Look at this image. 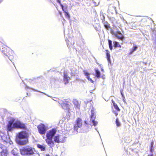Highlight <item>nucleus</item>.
<instances>
[{"label": "nucleus", "mask_w": 156, "mask_h": 156, "mask_svg": "<svg viewBox=\"0 0 156 156\" xmlns=\"http://www.w3.org/2000/svg\"><path fill=\"white\" fill-rule=\"evenodd\" d=\"M0 50L4 55L8 57L10 62L13 59L14 53L13 51L1 41H0Z\"/></svg>", "instance_id": "f257e3e1"}, {"label": "nucleus", "mask_w": 156, "mask_h": 156, "mask_svg": "<svg viewBox=\"0 0 156 156\" xmlns=\"http://www.w3.org/2000/svg\"><path fill=\"white\" fill-rule=\"evenodd\" d=\"M21 154L23 155L31 156L33 155L36 151L35 149L30 146H27L20 150Z\"/></svg>", "instance_id": "f03ea898"}, {"label": "nucleus", "mask_w": 156, "mask_h": 156, "mask_svg": "<svg viewBox=\"0 0 156 156\" xmlns=\"http://www.w3.org/2000/svg\"><path fill=\"white\" fill-rule=\"evenodd\" d=\"M57 101L64 110H69L70 109V105L71 103L67 99L61 98L57 100Z\"/></svg>", "instance_id": "7ed1b4c3"}, {"label": "nucleus", "mask_w": 156, "mask_h": 156, "mask_svg": "<svg viewBox=\"0 0 156 156\" xmlns=\"http://www.w3.org/2000/svg\"><path fill=\"white\" fill-rule=\"evenodd\" d=\"M82 120L81 118H78L76 120L75 124L74 126V130L76 131L79 128L82 127Z\"/></svg>", "instance_id": "20e7f679"}, {"label": "nucleus", "mask_w": 156, "mask_h": 156, "mask_svg": "<svg viewBox=\"0 0 156 156\" xmlns=\"http://www.w3.org/2000/svg\"><path fill=\"white\" fill-rule=\"evenodd\" d=\"M112 34L116 38L119 40L123 41L124 39V37L119 30H117V31L115 32L113 30Z\"/></svg>", "instance_id": "39448f33"}, {"label": "nucleus", "mask_w": 156, "mask_h": 156, "mask_svg": "<svg viewBox=\"0 0 156 156\" xmlns=\"http://www.w3.org/2000/svg\"><path fill=\"white\" fill-rule=\"evenodd\" d=\"M37 128L39 133L43 135L45 133L47 130V128L44 124H41L39 125H38L37 126Z\"/></svg>", "instance_id": "423d86ee"}, {"label": "nucleus", "mask_w": 156, "mask_h": 156, "mask_svg": "<svg viewBox=\"0 0 156 156\" xmlns=\"http://www.w3.org/2000/svg\"><path fill=\"white\" fill-rule=\"evenodd\" d=\"M29 136L28 133L26 132L22 131L19 133L17 135V137L19 139L28 138Z\"/></svg>", "instance_id": "0eeeda50"}, {"label": "nucleus", "mask_w": 156, "mask_h": 156, "mask_svg": "<svg viewBox=\"0 0 156 156\" xmlns=\"http://www.w3.org/2000/svg\"><path fill=\"white\" fill-rule=\"evenodd\" d=\"M112 102L113 104L114 108L116 110V111L113 110L112 111L113 112L114 114L116 116H117L118 114L117 112H120V109L118 107L117 105L115 103V102L113 100H112Z\"/></svg>", "instance_id": "6e6552de"}, {"label": "nucleus", "mask_w": 156, "mask_h": 156, "mask_svg": "<svg viewBox=\"0 0 156 156\" xmlns=\"http://www.w3.org/2000/svg\"><path fill=\"white\" fill-rule=\"evenodd\" d=\"M56 132V129L54 128L49 130L46 134L47 137L52 138Z\"/></svg>", "instance_id": "1a4fd4ad"}, {"label": "nucleus", "mask_w": 156, "mask_h": 156, "mask_svg": "<svg viewBox=\"0 0 156 156\" xmlns=\"http://www.w3.org/2000/svg\"><path fill=\"white\" fill-rule=\"evenodd\" d=\"M64 140H60V136L59 135H57L55 136L54 137V141L55 143H63L64 142V140L66 138V137H64Z\"/></svg>", "instance_id": "9d476101"}, {"label": "nucleus", "mask_w": 156, "mask_h": 156, "mask_svg": "<svg viewBox=\"0 0 156 156\" xmlns=\"http://www.w3.org/2000/svg\"><path fill=\"white\" fill-rule=\"evenodd\" d=\"M46 142L51 147H54L55 144L54 142L52 141V138L47 137L45 139Z\"/></svg>", "instance_id": "9b49d317"}, {"label": "nucleus", "mask_w": 156, "mask_h": 156, "mask_svg": "<svg viewBox=\"0 0 156 156\" xmlns=\"http://www.w3.org/2000/svg\"><path fill=\"white\" fill-rule=\"evenodd\" d=\"M9 154L8 150L6 147L5 149H2L0 152L1 156H8Z\"/></svg>", "instance_id": "f8f14e48"}, {"label": "nucleus", "mask_w": 156, "mask_h": 156, "mask_svg": "<svg viewBox=\"0 0 156 156\" xmlns=\"http://www.w3.org/2000/svg\"><path fill=\"white\" fill-rule=\"evenodd\" d=\"M14 121V119H13L9 122L7 125V128L8 131H11L13 128V126H12V125L13 124Z\"/></svg>", "instance_id": "ddd939ff"}, {"label": "nucleus", "mask_w": 156, "mask_h": 156, "mask_svg": "<svg viewBox=\"0 0 156 156\" xmlns=\"http://www.w3.org/2000/svg\"><path fill=\"white\" fill-rule=\"evenodd\" d=\"M69 77L68 76L67 73L64 72L63 73V81L65 82V84H66L69 83Z\"/></svg>", "instance_id": "4468645a"}, {"label": "nucleus", "mask_w": 156, "mask_h": 156, "mask_svg": "<svg viewBox=\"0 0 156 156\" xmlns=\"http://www.w3.org/2000/svg\"><path fill=\"white\" fill-rule=\"evenodd\" d=\"M73 103L74 105L75 108L78 109H80V104L76 99H74L73 101Z\"/></svg>", "instance_id": "2eb2a0df"}, {"label": "nucleus", "mask_w": 156, "mask_h": 156, "mask_svg": "<svg viewBox=\"0 0 156 156\" xmlns=\"http://www.w3.org/2000/svg\"><path fill=\"white\" fill-rule=\"evenodd\" d=\"M28 142V139L27 138L24 140L19 141H18V143L20 145H23L27 144Z\"/></svg>", "instance_id": "dca6fc26"}, {"label": "nucleus", "mask_w": 156, "mask_h": 156, "mask_svg": "<svg viewBox=\"0 0 156 156\" xmlns=\"http://www.w3.org/2000/svg\"><path fill=\"white\" fill-rule=\"evenodd\" d=\"M27 129V127L23 123L21 122L20 121L19 122V129Z\"/></svg>", "instance_id": "f3484780"}, {"label": "nucleus", "mask_w": 156, "mask_h": 156, "mask_svg": "<svg viewBox=\"0 0 156 156\" xmlns=\"http://www.w3.org/2000/svg\"><path fill=\"white\" fill-rule=\"evenodd\" d=\"M131 27L133 29H135L138 26V23L137 22H132Z\"/></svg>", "instance_id": "a211bd4d"}, {"label": "nucleus", "mask_w": 156, "mask_h": 156, "mask_svg": "<svg viewBox=\"0 0 156 156\" xmlns=\"http://www.w3.org/2000/svg\"><path fill=\"white\" fill-rule=\"evenodd\" d=\"M105 51H106V58L108 61L111 63V61L110 58V54L109 53V52L108 50H105Z\"/></svg>", "instance_id": "6ab92c4d"}, {"label": "nucleus", "mask_w": 156, "mask_h": 156, "mask_svg": "<svg viewBox=\"0 0 156 156\" xmlns=\"http://www.w3.org/2000/svg\"><path fill=\"white\" fill-rule=\"evenodd\" d=\"M105 28L107 29H108L110 28V25L107 21H105L102 22Z\"/></svg>", "instance_id": "aec40b11"}, {"label": "nucleus", "mask_w": 156, "mask_h": 156, "mask_svg": "<svg viewBox=\"0 0 156 156\" xmlns=\"http://www.w3.org/2000/svg\"><path fill=\"white\" fill-rule=\"evenodd\" d=\"M19 121H17L13 124V128L19 129Z\"/></svg>", "instance_id": "412c9836"}, {"label": "nucleus", "mask_w": 156, "mask_h": 156, "mask_svg": "<svg viewBox=\"0 0 156 156\" xmlns=\"http://www.w3.org/2000/svg\"><path fill=\"white\" fill-rule=\"evenodd\" d=\"M91 115L90 116V120L95 119V113L94 109H92L91 111Z\"/></svg>", "instance_id": "4be33fe9"}, {"label": "nucleus", "mask_w": 156, "mask_h": 156, "mask_svg": "<svg viewBox=\"0 0 156 156\" xmlns=\"http://www.w3.org/2000/svg\"><path fill=\"white\" fill-rule=\"evenodd\" d=\"M113 46L115 48L117 47L121 48L122 46L120 44L119 42L116 41H114L113 42Z\"/></svg>", "instance_id": "5701e85b"}, {"label": "nucleus", "mask_w": 156, "mask_h": 156, "mask_svg": "<svg viewBox=\"0 0 156 156\" xmlns=\"http://www.w3.org/2000/svg\"><path fill=\"white\" fill-rule=\"evenodd\" d=\"M137 49V46L136 45H134L133 48L130 50V51L129 53V54H132L134 51H136Z\"/></svg>", "instance_id": "b1692460"}, {"label": "nucleus", "mask_w": 156, "mask_h": 156, "mask_svg": "<svg viewBox=\"0 0 156 156\" xmlns=\"http://www.w3.org/2000/svg\"><path fill=\"white\" fill-rule=\"evenodd\" d=\"M61 7L63 12L68 11V6L67 5H65L64 6L61 5Z\"/></svg>", "instance_id": "393cba45"}, {"label": "nucleus", "mask_w": 156, "mask_h": 156, "mask_svg": "<svg viewBox=\"0 0 156 156\" xmlns=\"http://www.w3.org/2000/svg\"><path fill=\"white\" fill-rule=\"evenodd\" d=\"M37 146L38 148L40 149L42 151H44L45 150V147L42 145L40 144H37Z\"/></svg>", "instance_id": "a878e982"}, {"label": "nucleus", "mask_w": 156, "mask_h": 156, "mask_svg": "<svg viewBox=\"0 0 156 156\" xmlns=\"http://www.w3.org/2000/svg\"><path fill=\"white\" fill-rule=\"evenodd\" d=\"M95 71L96 76L97 78L100 77L101 75L100 71L98 69H95Z\"/></svg>", "instance_id": "bb28decb"}, {"label": "nucleus", "mask_w": 156, "mask_h": 156, "mask_svg": "<svg viewBox=\"0 0 156 156\" xmlns=\"http://www.w3.org/2000/svg\"><path fill=\"white\" fill-rule=\"evenodd\" d=\"M63 12L64 13V15L68 19H69L70 18V16L68 11L64 12Z\"/></svg>", "instance_id": "cd10ccee"}, {"label": "nucleus", "mask_w": 156, "mask_h": 156, "mask_svg": "<svg viewBox=\"0 0 156 156\" xmlns=\"http://www.w3.org/2000/svg\"><path fill=\"white\" fill-rule=\"evenodd\" d=\"M108 45L109 46V48L111 50H112V41L108 40Z\"/></svg>", "instance_id": "c85d7f7f"}, {"label": "nucleus", "mask_w": 156, "mask_h": 156, "mask_svg": "<svg viewBox=\"0 0 156 156\" xmlns=\"http://www.w3.org/2000/svg\"><path fill=\"white\" fill-rule=\"evenodd\" d=\"M115 124L117 127H119L121 125V124L118 118H117L115 120Z\"/></svg>", "instance_id": "c756f323"}, {"label": "nucleus", "mask_w": 156, "mask_h": 156, "mask_svg": "<svg viewBox=\"0 0 156 156\" xmlns=\"http://www.w3.org/2000/svg\"><path fill=\"white\" fill-rule=\"evenodd\" d=\"M113 8L115 10V8L113 6H111V5H109L108 8V10L109 11L111 12V11H113Z\"/></svg>", "instance_id": "7c9ffc66"}, {"label": "nucleus", "mask_w": 156, "mask_h": 156, "mask_svg": "<svg viewBox=\"0 0 156 156\" xmlns=\"http://www.w3.org/2000/svg\"><path fill=\"white\" fill-rule=\"evenodd\" d=\"M100 15L101 16H102L101 20H102V22L105 21V17L104 15L103 14L102 12L100 14Z\"/></svg>", "instance_id": "2f4dec72"}, {"label": "nucleus", "mask_w": 156, "mask_h": 156, "mask_svg": "<svg viewBox=\"0 0 156 156\" xmlns=\"http://www.w3.org/2000/svg\"><path fill=\"white\" fill-rule=\"evenodd\" d=\"M74 44V42H73V43H72L70 41H68L67 43V45L68 47H70L71 46H73Z\"/></svg>", "instance_id": "473e14b6"}, {"label": "nucleus", "mask_w": 156, "mask_h": 156, "mask_svg": "<svg viewBox=\"0 0 156 156\" xmlns=\"http://www.w3.org/2000/svg\"><path fill=\"white\" fill-rule=\"evenodd\" d=\"M91 120L94 126H96L97 125L98 122L97 121H95L94 119L92 120Z\"/></svg>", "instance_id": "72a5a7b5"}, {"label": "nucleus", "mask_w": 156, "mask_h": 156, "mask_svg": "<svg viewBox=\"0 0 156 156\" xmlns=\"http://www.w3.org/2000/svg\"><path fill=\"white\" fill-rule=\"evenodd\" d=\"M85 75L87 76V78L89 79V73H88L87 72H86L85 73Z\"/></svg>", "instance_id": "f704fd0d"}, {"label": "nucleus", "mask_w": 156, "mask_h": 156, "mask_svg": "<svg viewBox=\"0 0 156 156\" xmlns=\"http://www.w3.org/2000/svg\"><path fill=\"white\" fill-rule=\"evenodd\" d=\"M56 1L57 2L60 4V6H61V5H62V4L61 3L60 0H56Z\"/></svg>", "instance_id": "c9c22d12"}, {"label": "nucleus", "mask_w": 156, "mask_h": 156, "mask_svg": "<svg viewBox=\"0 0 156 156\" xmlns=\"http://www.w3.org/2000/svg\"><path fill=\"white\" fill-rule=\"evenodd\" d=\"M153 142L152 141L151 143L150 144V147L151 148V147H153Z\"/></svg>", "instance_id": "e433bc0d"}, {"label": "nucleus", "mask_w": 156, "mask_h": 156, "mask_svg": "<svg viewBox=\"0 0 156 156\" xmlns=\"http://www.w3.org/2000/svg\"><path fill=\"white\" fill-rule=\"evenodd\" d=\"M122 90H121V95H122V97L123 98H125V97H124V95L123 94V93H122Z\"/></svg>", "instance_id": "4c0bfd02"}, {"label": "nucleus", "mask_w": 156, "mask_h": 156, "mask_svg": "<svg viewBox=\"0 0 156 156\" xmlns=\"http://www.w3.org/2000/svg\"><path fill=\"white\" fill-rule=\"evenodd\" d=\"M153 147H151V149H150V151L151 152H153V151H154V148H153Z\"/></svg>", "instance_id": "58836bf2"}, {"label": "nucleus", "mask_w": 156, "mask_h": 156, "mask_svg": "<svg viewBox=\"0 0 156 156\" xmlns=\"http://www.w3.org/2000/svg\"><path fill=\"white\" fill-rule=\"evenodd\" d=\"M117 28V27L115 26H114L113 27V29H116Z\"/></svg>", "instance_id": "ea45409f"}, {"label": "nucleus", "mask_w": 156, "mask_h": 156, "mask_svg": "<svg viewBox=\"0 0 156 156\" xmlns=\"http://www.w3.org/2000/svg\"><path fill=\"white\" fill-rule=\"evenodd\" d=\"M147 156H154V155L153 154H151L150 155H148Z\"/></svg>", "instance_id": "a19ab883"}, {"label": "nucleus", "mask_w": 156, "mask_h": 156, "mask_svg": "<svg viewBox=\"0 0 156 156\" xmlns=\"http://www.w3.org/2000/svg\"><path fill=\"white\" fill-rule=\"evenodd\" d=\"M40 78H41V77H37V80H39Z\"/></svg>", "instance_id": "79ce46f5"}, {"label": "nucleus", "mask_w": 156, "mask_h": 156, "mask_svg": "<svg viewBox=\"0 0 156 156\" xmlns=\"http://www.w3.org/2000/svg\"><path fill=\"white\" fill-rule=\"evenodd\" d=\"M59 14H60V15L61 16L62 15V12H59Z\"/></svg>", "instance_id": "37998d69"}, {"label": "nucleus", "mask_w": 156, "mask_h": 156, "mask_svg": "<svg viewBox=\"0 0 156 156\" xmlns=\"http://www.w3.org/2000/svg\"><path fill=\"white\" fill-rule=\"evenodd\" d=\"M84 123L86 124H88V123H87V122L86 121H84Z\"/></svg>", "instance_id": "c03bdc74"}, {"label": "nucleus", "mask_w": 156, "mask_h": 156, "mask_svg": "<svg viewBox=\"0 0 156 156\" xmlns=\"http://www.w3.org/2000/svg\"><path fill=\"white\" fill-rule=\"evenodd\" d=\"M46 156H50V155L48 154H46Z\"/></svg>", "instance_id": "a18cd8bd"}, {"label": "nucleus", "mask_w": 156, "mask_h": 156, "mask_svg": "<svg viewBox=\"0 0 156 156\" xmlns=\"http://www.w3.org/2000/svg\"><path fill=\"white\" fill-rule=\"evenodd\" d=\"M11 64H12V66H13V64H12V63H11Z\"/></svg>", "instance_id": "49530a36"}]
</instances>
